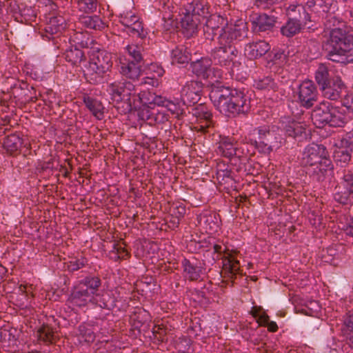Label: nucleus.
I'll return each instance as SVG.
<instances>
[{
    "label": "nucleus",
    "instance_id": "nucleus-1",
    "mask_svg": "<svg viewBox=\"0 0 353 353\" xmlns=\"http://www.w3.org/2000/svg\"><path fill=\"white\" fill-rule=\"evenodd\" d=\"M325 26L330 30L328 59L334 62L349 63L347 53L353 48V37L347 34L344 22L333 16L327 21Z\"/></svg>",
    "mask_w": 353,
    "mask_h": 353
},
{
    "label": "nucleus",
    "instance_id": "nucleus-2",
    "mask_svg": "<svg viewBox=\"0 0 353 353\" xmlns=\"http://www.w3.org/2000/svg\"><path fill=\"white\" fill-rule=\"evenodd\" d=\"M214 105L227 116L245 112L248 110L249 101L241 93L232 91L229 88L214 85L210 92Z\"/></svg>",
    "mask_w": 353,
    "mask_h": 353
},
{
    "label": "nucleus",
    "instance_id": "nucleus-3",
    "mask_svg": "<svg viewBox=\"0 0 353 353\" xmlns=\"http://www.w3.org/2000/svg\"><path fill=\"white\" fill-rule=\"evenodd\" d=\"M205 20L204 32L208 39H212L214 35L220 32L219 39L223 41L234 40L244 37L246 34V23L242 19L237 20L234 24H228V21L217 14H212L209 18L203 17Z\"/></svg>",
    "mask_w": 353,
    "mask_h": 353
},
{
    "label": "nucleus",
    "instance_id": "nucleus-4",
    "mask_svg": "<svg viewBox=\"0 0 353 353\" xmlns=\"http://www.w3.org/2000/svg\"><path fill=\"white\" fill-rule=\"evenodd\" d=\"M302 163L305 166L310 167V172L319 176L318 179H321L327 171L332 169L325 148L321 145L312 143L307 146L303 153Z\"/></svg>",
    "mask_w": 353,
    "mask_h": 353
},
{
    "label": "nucleus",
    "instance_id": "nucleus-5",
    "mask_svg": "<svg viewBox=\"0 0 353 353\" xmlns=\"http://www.w3.org/2000/svg\"><path fill=\"white\" fill-rule=\"evenodd\" d=\"M112 66V54L105 50H92L84 75L92 84L102 82L105 73Z\"/></svg>",
    "mask_w": 353,
    "mask_h": 353
},
{
    "label": "nucleus",
    "instance_id": "nucleus-6",
    "mask_svg": "<svg viewBox=\"0 0 353 353\" xmlns=\"http://www.w3.org/2000/svg\"><path fill=\"white\" fill-rule=\"evenodd\" d=\"M101 285L98 276H86L79 281L78 285L71 293L69 302L74 306L84 307L94 301V295L97 294Z\"/></svg>",
    "mask_w": 353,
    "mask_h": 353
},
{
    "label": "nucleus",
    "instance_id": "nucleus-7",
    "mask_svg": "<svg viewBox=\"0 0 353 353\" xmlns=\"http://www.w3.org/2000/svg\"><path fill=\"white\" fill-rule=\"evenodd\" d=\"M312 119L318 128L325 124L341 127L347 121L344 113L339 108L330 105L329 102H323L316 107L312 113Z\"/></svg>",
    "mask_w": 353,
    "mask_h": 353
},
{
    "label": "nucleus",
    "instance_id": "nucleus-8",
    "mask_svg": "<svg viewBox=\"0 0 353 353\" xmlns=\"http://www.w3.org/2000/svg\"><path fill=\"white\" fill-rule=\"evenodd\" d=\"M187 103L182 101L176 100L174 101H170L166 99H163L161 97L156 96V121L159 120L163 121L167 120L165 117L166 112H170L171 114L179 117L184 112V108Z\"/></svg>",
    "mask_w": 353,
    "mask_h": 353
},
{
    "label": "nucleus",
    "instance_id": "nucleus-9",
    "mask_svg": "<svg viewBox=\"0 0 353 353\" xmlns=\"http://www.w3.org/2000/svg\"><path fill=\"white\" fill-rule=\"evenodd\" d=\"M211 60L207 58H203L200 60L193 62L191 65L192 70L198 77L208 81L209 85L214 86V83L217 82L218 79L222 77V73L219 70L212 68Z\"/></svg>",
    "mask_w": 353,
    "mask_h": 353
},
{
    "label": "nucleus",
    "instance_id": "nucleus-10",
    "mask_svg": "<svg viewBox=\"0 0 353 353\" xmlns=\"http://www.w3.org/2000/svg\"><path fill=\"white\" fill-rule=\"evenodd\" d=\"M258 134V140H254L252 144L256 148L262 153H269L274 148L279 146L278 138L275 136L273 131L269 130L267 127H260L254 130Z\"/></svg>",
    "mask_w": 353,
    "mask_h": 353
},
{
    "label": "nucleus",
    "instance_id": "nucleus-11",
    "mask_svg": "<svg viewBox=\"0 0 353 353\" xmlns=\"http://www.w3.org/2000/svg\"><path fill=\"white\" fill-rule=\"evenodd\" d=\"M232 40H228V42L223 41L222 43L219 41L221 45L220 48L216 49L213 52V58L214 60H217V61L223 65L230 66V63L232 62V66L231 68L232 73L234 74L236 72L235 63L233 61V58L236 56L237 51L230 46L229 43Z\"/></svg>",
    "mask_w": 353,
    "mask_h": 353
},
{
    "label": "nucleus",
    "instance_id": "nucleus-12",
    "mask_svg": "<svg viewBox=\"0 0 353 353\" xmlns=\"http://www.w3.org/2000/svg\"><path fill=\"white\" fill-rule=\"evenodd\" d=\"M298 100L301 105L305 108H310L313 105L316 100V89L310 80L303 81L299 86L295 93Z\"/></svg>",
    "mask_w": 353,
    "mask_h": 353
},
{
    "label": "nucleus",
    "instance_id": "nucleus-13",
    "mask_svg": "<svg viewBox=\"0 0 353 353\" xmlns=\"http://www.w3.org/2000/svg\"><path fill=\"white\" fill-rule=\"evenodd\" d=\"M353 149V132H350L341 141L339 145H336L333 157L336 162L340 163L341 166L347 163L351 157Z\"/></svg>",
    "mask_w": 353,
    "mask_h": 353
},
{
    "label": "nucleus",
    "instance_id": "nucleus-14",
    "mask_svg": "<svg viewBox=\"0 0 353 353\" xmlns=\"http://www.w3.org/2000/svg\"><path fill=\"white\" fill-rule=\"evenodd\" d=\"M334 199L343 204L353 201V172H348L344 176L343 189L341 186L338 188Z\"/></svg>",
    "mask_w": 353,
    "mask_h": 353
},
{
    "label": "nucleus",
    "instance_id": "nucleus-15",
    "mask_svg": "<svg viewBox=\"0 0 353 353\" xmlns=\"http://www.w3.org/2000/svg\"><path fill=\"white\" fill-rule=\"evenodd\" d=\"M299 11L300 8H303L305 12V19L310 21L311 17L309 16L310 12L314 14L318 17H323L328 12L331 8V3L330 1H325V0H310L307 2L306 5L301 8L298 6Z\"/></svg>",
    "mask_w": 353,
    "mask_h": 353
},
{
    "label": "nucleus",
    "instance_id": "nucleus-16",
    "mask_svg": "<svg viewBox=\"0 0 353 353\" xmlns=\"http://www.w3.org/2000/svg\"><path fill=\"white\" fill-rule=\"evenodd\" d=\"M134 88V85L130 82L114 81L108 85L107 91L113 100L120 101L125 97L130 96Z\"/></svg>",
    "mask_w": 353,
    "mask_h": 353
},
{
    "label": "nucleus",
    "instance_id": "nucleus-17",
    "mask_svg": "<svg viewBox=\"0 0 353 353\" xmlns=\"http://www.w3.org/2000/svg\"><path fill=\"white\" fill-rule=\"evenodd\" d=\"M203 83L198 81L188 82L182 88L181 97L187 104L195 103L200 99Z\"/></svg>",
    "mask_w": 353,
    "mask_h": 353
},
{
    "label": "nucleus",
    "instance_id": "nucleus-18",
    "mask_svg": "<svg viewBox=\"0 0 353 353\" xmlns=\"http://www.w3.org/2000/svg\"><path fill=\"white\" fill-rule=\"evenodd\" d=\"M192 117L193 121L198 124L195 128L203 130L210 125L212 114L205 105L201 103L192 109Z\"/></svg>",
    "mask_w": 353,
    "mask_h": 353
},
{
    "label": "nucleus",
    "instance_id": "nucleus-19",
    "mask_svg": "<svg viewBox=\"0 0 353 353\" xmlns=\"http://www.w3.org/2000/svg\"><path fill=\"white\" fill-rule=\"evenodd\" d=\"M197 220L200 227L206 233L212 234L219 229V219L216 213L205 212L201 214Z\"/></svg>",
    "mask_w": 353,
    "mask_h": 353
},
{
    "label": "nucleus",
    "instance_id": "nucleus-20",
    "mask_svg": "<svg viewBox=\"0 0 353 353\" xmlns=\"http://www.w3.org/2000/svg\"><path fill=\"white\" fill-rule=\"evenodd\" d=\"M140 61L130 60L126 57L120 58V72L123 76L136 80L141 74Z\"/></svg>",
    "mask_w": 353,
    "mask_h": 353
},
{
    "label": "nucleus",
    "instance_id": "nucleus-21",
    "mask_svg": "<svg viewBox=\"0 0 353 353\" xmlns=\"http://www.w3.org/2000/svg\"><path fill=\"white\" fill-rule=\"evenodd\" d=\"M201 21L199 16L196 14H186L181 19V28L183 34L190 37L193 36L197 31L198 23Z\"/></svg>",
    "mask_w": 353,
    "mask_h": 353
},
{
    "label": "nucleus",
    "instance_id": "nucleus-22",
    "mask_svg": "<svg viewBox=\"0 0 353 353\" xmlns=\"http://www.w3.org/2000/svg\"><path fill=\"white\" fill-rule=\"evenodd\" d=\"M270 49L269 43L259 40L248 44L245 48V54L250 59H256L265 54Z\"/></svg>",
    "mask_w": 353,
    "mask_h": 353
},
{
    "label": "nucleus",
    "instance_id": "nucleus-23",
    "mask_svg": "<svg viewBox=\"0 0 353 353\" xmlns=\"http://www.w3.org/2000/svg\"><path fill=\"white\" fill-rule=\"evenodd\" d=\"M343 88V83L339 77H335L330 83L321 87L323 95L331 99L336 100L339 96Z\"/></svg>",
    "mask_w": 353,
    "mask_h": 353
},
{
    "label": "nucleus",
    "instance_id": "nucleus-24",
    "mask_svg": "<svg viewBox=\"0 0 353 353\" xmlns=\"http://www.w3.org/2000/svg\"><path fill=\"white\" fill-rule=\"evenodd\" d=\"M67 26L66 20L62 16H52L45 26V30L50 34L61 33Z\"/></svg>",
    "mask_w": 353,
    "mask_h": 353
},
{
    "label": "nucleus",
    "instance_id": "nucleus-25",
    "mask_svg": "<svg viewBox=\"0 0 353 353\" xmlns=\"http://www.w3.org/2000/svg\"><path fill=\"white\" fill-rule=\"evenodd\" d=\"M219 152L229 159L234 156L239 159L241 157L240 150L234 145L233 141L230 138H223L221 141L219 146Z\"/></svg>",
    "mask_w": 353,
    "mask_h": 353
},
{
    "label": "nucleus",
    "instance_id": "nucleus-26",
    "mask_svg": "<svg viewBox=\"0 0 353 353\" xmlns=\"http://www.w3.org/2000/svg\"><path fill=\"white\" fill-rule=\"evenodd\" d=\"M26 145L23 139L17 134L8 135L3 141V147L7 152L12 154L20 150L21 147Z\"/></svg>",
    "mask_w": 353,
    "mask_h": 353
},
{
    "label": "nucleus",
    "instance_id": "nucleus-27",
    "mask_svg": "<svg viewBox=\"0 0 353 353\" xmlns=\"http://www.w3.org/2000/svg\"><path fill=\"white\" fill-rule=\"evenodd\" d=\"M83 102L86 108L98 119H102L103 117V106L101 101L89 96L83 97Z\"/></svg>",
    "mask_w": 353,
    "mask_h": 353
},
{
    "label": "nucleus",
    "instance_id": "nucleus-28",
    "mask_svg": "<svg viewBox=\"0 0 353 353\" xmlns=\"http://www.w3.org/2000/svg\"><path fill=\"white\" fill-rule=\"evenodd\" d=\"M305 125L301 121H295L294 120L283 121L281 127L285 130L289 136L296 137L301 134L305 130Z\"/></svg>",
    "mask_w": 353,
    "mask_h": 353
},
{
    "label": "nucleus",
    "instance_id": "nucleus-29",
    "mask_svg": "<svg viewBox=\"0 0 353 353\" xmlns=\"http://www.w3.org/2000/svg\"><path fill=\"white\" fill-rule=\"evenodd\" d=\"M79 23L85 28L92 30H100L103 27V23L97 15H82L79 17Z\"/></svg>",
    "mask_w": 353,
    "mask_h": 353
},
{
    "label": "nucleus",
    "instance_id": "nucleus-30",
    "mask_svg": "<svg viewBox=\"0 0 353 353\" xmlns=\"http://www.w3.org/2000/svg\"><path fill=\"white\" fill-rule=\"evenodd\" d=\"M65 59L66 61L71 63L72 65H77L85 59V55L81 50L76 48H71L65 51Z\"/></svg>",
    "mask_w": 353,
    "mask_h": 353
},
{
    "label": "nucleus",
    "instance_id": "nucleus-31",
    "mask_svg": "<svg viewBox=\"0 0 353 353\" xmlns=\"http://www.w3.org/2000/svg\"><path fill=\"white\" fill-rule=\"evenodd\" d=\"M275 23V18L265 14H260L254 21V23L260 31H265L272 28Z\"/></svg>",
    "mask_w": 353,
    "mask_h": 353
},
{
    "label": "nucleus",
    "instance_id": "nucleus-32",
    "mask_svg": "<svg viewBox=\"0 0 353 353\" xmlns=\"http://www.w3.org/2000/svg\"><path fill=\"white\" fill-rule=\"evenodd\" d=\"M301 30V24L296 19H290L285 26L281 28V33L288 37L294 36Z\"/></svg>",
    "mask_w": 353,
    "mask_h": 353
},
{
    "label": "nucleus",
    "instance_id": "nucleus-33",
    "mask_svg": "<svg viewBox=\"0 0 353 353\" xmlns=\"http://www.w3.org/2000/svg\"><path fill=\"white\" fill-rule=\"evenodd\" d=\"M342 332L348 341L350 346L353 348V312L345 317Z\"/></svg>",
    "mask_w": 353,
    "mask_h": 353
},
{
    "label": "nucleus",
    "instance_id": "nucleus-34",
    "mask_svg": "<svg viewBox=\"0 0 353 353\" xmlns=\"http://www.w3.org/2000/svg\"><path fill=\"white\" fill-rule=\"evenodd\" d=\"M315 79L317 82V83L321 86L323 87L325 85L330 83V81H328L329 79V73L327 70V68L324 64L319 65L318 69L316 70L315 72Z\"/></svg>",
    "mask_w": 353,
    "mask_h": 353
},
{
    "label": "nucleus",
    "instance_id": "nucleus-35",
    "mask_svg": "<svg viewBox=\"0 0 353 353\" xmlns=\"http://www.w3.org/2000/svg\"><path fill=\"white\" fill-rule=\"evenodd\" d=\"M110 300L111 297L108 293L103 292L101 294L97 292V294L94 295V301L92 302V303L101 308L109 309L111 306H112V305L110 303Z\"/></svg>",
    "mask_w": 353,
    "mask_h": 353
},
{
    "label": "nucleus",
    "instance_id": "nucleus-36",
    "mask_svg": "<svg viewBox=\"0 0 353 353\" xmlns=\"http://www.w3.org/2000/svg\"><path fill=\"white\" fill-rule=\"evenodd\" d=\"M183 268L185 276L191 280H196L201 274V269L196 265H194L188 261H183Z\"/></svg>",
    "mask_w": 353,
    "mask_h": 353
},
{
    "label": "nucleus",
    "instance_id": "nucleus-37",
    "mask_svg": "<svg viewBox=\"0 0 353 353\" xmlns=\"http://www.w3.org/2000/svg\"><path fill=\"white\" fill-rule=\"evenodd\" d=\"M173 61H176L179 63H185L190 59V53L186 49L183 47L176 48L172 52Z\"/></svg>",
    "mask_w": 353,
    "mask_h": 353
},
{
    "label": "nucleus",
    "instance_id": "nucleus-38",
    "mask_svg": "<svg viewBox=\"0 0 353 353\" xmlns=\"http://www.w3.org/2000/svg\"><path fill=\"white\" fill-rule=\"evenodd\" d=\"M124 57L130 59V60L141 61L142 57L140 52V48L136 45H128L125 48Z\"/></svg>",
    "mask_w": 353,
    "mask_h": 353
},
{
    "label": "nucleus",
    "instance_id": "nucleus-39",
    "mask_svg": "<svg viewBox=\"0 0 353 353\" xmlns=\"http://www.w3.org/2000/svg\"><path fill=\"white\" fill-rule=\"evenodd\" d=\"M125 30L128 34L132 37L144 38L147 34V32L144 30L140 19Z\"/></svg>",
    "mask_w": 353,
    "mask_h": 353
},
{
    "label": "nucleus",
    "instance_id": "nucleus-40",
    "mask_svg": "<svg viewBox=\"0 0 353 353\" xmlns=\"http://www.w3.org/2000/svg\"><path fill=\"white\" fill-rule=\"evenodd\" d=\"M139 19V17L131 11L122 13L119 17L120 23L125 27L126 30Z\"/></svg>",
    "mask_w": 353,
    "mask_h": 353
},
{
    "label": "nucleus",
    "instance_id": "nucleus-41",
    "mask_svg": "<svg viewBox=\"0 0 353 353\" xmlns=\"http://www.w3.org/2000/svg\"><path fill=\"white\" fill-rule=\"evenodd\" d=\"M321 310L319 303L316 301L307 302L301 308V312L307 315L314 316Z\"/></svg>",
    "mask_w": 353,
    "mask_h": 353
},
{
    "label": "nucleus",
    "instance_id": "nucleus-42",
    "mask_svg": "<svg viewBox=\"0 0 353 353\" xmlns=\"http://www.w3.org/2000/svg\"><path fill=\"white\" fill-rule=\"evenodd\" d=\"M77 6L81 11L92 12L97 8V0H78Z\"/></svg>",
    "mask_w": 353,
    "mask_h": 353
},
{
    "label": "nucleus",
    "instance_id": "nucleus-43",
    "mask_svg": "<svg viewBox=\"0 0 353 353\" xmlns=\"http://www.w3.org/2000/svg\"><path fill=\"white\" fill-rule=\"evenodd\" d=\"M223 268L231 274H236L239 270V262L230 256L223 260Z\"/></svg>",
    "mask_w": 353,
    "mask_h": 353
},
{
    "label": "nucleus",
    "instance_id": "nucleus-44",
    "mask_svg": "<svg viewBox=\"0 0 353 353\" xmlns=\"http://www.w3.org/2000/svg\"><path fill=\"white\" fill-rule=\"evenodd\" d=\"M86 263V259L81 256L80 257L72 259L68 263V268L70 271H77L83 268Z\"/></svg>",
    "mask_w": 353,
    "mask_h": 353
},
{
    "label": "nucleus",
    "instance_id": "nucleus-45",
    "mask_svg": "<svg viewBox=\"0 0 353 353\" xmlns=\"http://www.w3.org/2000/svg\"><path fill=\"white\" fill-rule=\"evenodd\" d=\"M185 208L182 204H173L170 210V214L171 216H174L179 220L185 214Z\"/></svg>",
    "mask_w": 353,
    "mask_h": 353
},
{
    "label": "nucleus",
    "instance_id": "nucleus-46",
    "mask_svg": "<svg viewBox=\"0 0 353 353\" xmlns=\"http://www.w3.org/2000/svg\"><path fill=\"white\" fill-rule=\"evenodd\" d=\"M38 333V336L40 340H42L45 342H52L53 333L50 327H43L39 330Z\"/></svg>",
    "mask_w": 353,
    "mask_h": 353
},
{
    "label": "nucleus",
    "instance_id": "nucleus-47",
    "mask_svg": "<svg viewBox=\"0 0 353 353\" xmlns=\"http://www.w3.org/2000/svg\"><path fill=\"white\" fill-rule=\"evenodd\" d=\"M259 323L268 326V329L272 332H275L277 329V325L274 321H270L268 316L265 314H261L259 318Z\"/></svg>",
    "mask_w": 353,
    "mask_h": 353
},
{
    "label": "nucleus",
    "instance_id": "nucleus-48",
    "mask_svg": "<svg viewBox=\"0 0 353 353\" xmlns=\"http://www.w3.org/2000/svg\"><path fill=\"white\" fill-rule=\"evenodd\" d=\"M272 80L269 77L264 78L254 83V86L260 90L267 89L272 85Z\"/></svg>",
    "mask_w": 353,
    "mask_h": 353
},
{
    "label": "nucleus",
    "instance_id": "nucleus-49",
    "mask_svg": "<svg viewBox=\"0 0 353 353\" xmlns=\"http://www.w3.org/2000/svg\"><path fill=\"white\" fill-rule=\"evenodd\" d=\"M309 220L312 225L316 228H320L322 225V219L320 216L316 214L314 212H312L309 216Z\"/></svg>",
    "mask_w": 353,
    "mask_h": 353
},
{
    "label": "nucleus",
    "instance_id": "nucleus-50",
    "mask_svg": "<svg viewBox=\"0 0 353 353\" xmlns=\"http://www.w3.org/2000/svg\"><path fill=\"white\" fill-rule=\"evenodd\" d=\"M79 330L81 334L85 336V340L86 341H92L94 339V332L90 329L85 330L84 326H80Z\"/></svg>",
    "mask_w": 353,
    "mask_h": 353
},
{
    "label": "nucleus",
    "instance_id": "nucleus-51",
    "mask_svg": "<svg viewBox=\"0 0 353 353\" xmlns=\"http://www.w3.org/2000/svg\"><path fill=\"white\" fill-rule=\"evenodd\" d=\"M344 106L351 112H353V94L346 95L343 101Z\"/></svg>",
    "mask_w": 353,
    "mask_h": 353
},
{
    "label": "nucleus",
    "instance_id": "nucleus-52",
    "mask_svg": "<svg viewBox=\"0 0 353 353\" xmlns=\"http://www.w3.org/2000/svg\"><path fill=\"white\" fill-rule=\"evenodd\" d=\"M128 255V251L125 250L124 248L119 247L117 248V258L118 259H124L125 256Z\"/></svg>",
    "mask_w": 353,
    "mask_h": 353
},
{
    "label": "nucleus",
    "instance_id": "nucleus-53",
    "mask_svg": "<svg viewBox=\"0 0 353 353\" xmlns=\"http://www.w3.org/2000/svg\"><path fill=\"white\" fill-rule=\"evenodd\" d=\"M341 228L345 231V233L347 234H349V235H351L352 236H353V220L352 221L351 223L349 225H347V226L343 225L341 227Z\"/></svg>",
    "mask_w": 353,
    "mask_h": 353
},
{
    "label": "nucleus",
    "instance_id": "nucleus-54",
    "mask_svg": "<svg viewBox=\"0 0 353 353\" xmlns=\"http://www.w3.org/2000/svg\"><path fill=\"white\" fill-rule=\"evenodd\" d=\"M163 74L164 70L161 66L156 65V74L159 77H161Z\"/></svg>",
    "mask_w": 353,
    "mask_h": 353
},
{
    "label": "nucleus",
    "instance_id": "nucleus-55",
    "mask_svg": "<svg viewBox=\"0 0 353 353\" xmlns=\"http://www.w3.org/2000/svg\"><path fill=\"white\" fill-rule=\"evenodd\" d=\"M6 273V269L1 264H0V280L3 279Z\"/></svg>",
    "mask_w": 353,
    "mask_h": 353
},
{
    "label": "nucleus",
    "instance_id": "nucleus-56",
    "mask_svg": "<svg viewBox=\"0 0 353 353\" xmlns=\"http://www.w3.org/2000/svg\"><path fill=\"white\" fill-rule=\"evenodd\" d=\"M327 252L331 256H334L336 254V250L333 248H328L327 250Z\"/></svg>",
    "mask_w": 353,
    "mask_h": 353
},
{
    "label": "nucleus",
    "instance_id": "nucleus-57",
    "mask_svg": "<svg viewBox=\"0 0 353 353\" xmlns=\"http://www.w3.org/2000/svg\"><path fill=\"white\" fill-rule=\"evenodd\" d=\"M213 247H214V251L216 252H221L223 250V249H222V247L221 245L214 244Z\"/></svg>",
    "mask_w": 353,
    "mask_h": 353
},
{
    "label": "nucleus",
    "instance_id": "nucleus-58",
    "mask_svg": "<svg viewBox=\"0 0 353 353\" xmlns=\"http://www.w3.org/2000/svg\"><path fill=\"white\" fill-rule=\"evenodd\" d=\"M283 57V58H285V55L283 54V52H279V53H276V54H275V59H276V60H277V59H281Z\"/></svg>",
    "mask_w": 353,
    "mask_h": 353
},
{
    "label": "nucleus",
    "instance_id": "nucleus-59",
    "mask_svg": "<svg viewBox=\"0 0 353 353\" xmlns=\"http://www.w3.org/2000/svg\"><path fill=\"white\" fill-rule=\"evenodd\" d=\"M170 254V251H165L163 253H161L162 259L167 258Z\"/></svg>",
    "mask_w": 353,
    "mask_h": 353
},
{
    "label": "nucleus",
    "instance_id": "nucleus-60",
    "mask_svg": "<svg viewBox=\"0 0 353 353\" xmlns=\"http://www.w3.org/2000/svg\"><path fill=\"white\" fill-rule=\"evenodd\" d=\"M290 8L292 11H294V10H295V8H296L297 7L296 6H290Z\"/></svg>",
    "mask_w": 353,
    "mask_h": 353
},
{
    "label": "nucleus",
    "instance_id": "nucleus-61",
    "mask_svg": "<svg viewBox=\"0 0 353 353\" xmlns=\"http://www.w3.org/2000/svg\"><path fill=\"white\" fill-rule=\"evenodd\" d=\"M151 332H152L153 334H154V326L152 328Z\"/></svg>",
    "mask_w": 353,
    "mask_h": 353
},
{
    "label": "nucleus",
    "instance_id": "nucleus-62",
    "mask_svg": "<svg viewBox=\"0 0 353 353\" xmlns=\"http://www.w3.org/2000/svg\"><path fill=\"white\" fill-rule=\"evenodd\" d=\"M350 14H351V17L353 18V8H352V10L350 12Z\"/></svg>",
    "mask_w": 353,
    "mask_h": 353
},
{
    "label": "nucleus",
    "instance_id": "nucleus-63",
    "mask_svg": "<svg viewBox=\"0 0 353 353\" xmlns=\"http://www.w3.org/2000/svg\"><path fill=\"white\" fill-rule=\"evenodd\" d=\"M75 35H76V39H79V38H78L79 34L77 33V34H75Z\"/></svg>",
    "mask_w": 353,
    "mask_h": 353
},
{
    "label": "nucleus",
    "instance_id": "nucleus-64",
    "mask_svg": "<svg viewBox=\"0 0 353 353\" xmlns=\"http://www.w3.org/2000/svg\"><path fill=\"white\" fill-rule=\"evenodd\" d=\"M325 262H329V261H330V259H325Z\"/></svg>",
    "mask_w": 353,
    "mask_h": 353
}]
</instances>
